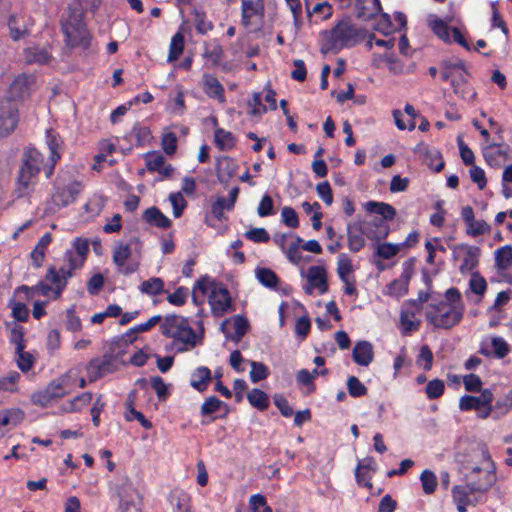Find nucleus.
<instances>
[{"instance_id":"obj_1","label":"nucleus","mask_w":512,"mask_h":512,"mask_svg":"<svg viewBox=\"0 0 512 512\" xmlns=\"http://www.w3.org/2000/svg\"><path fill=\"white\" fill-rule=\"evenodd\" d=\"M481 453L484 458V466L482 468L479 466L472 467L471 474L483 472V478L475 481L471 479L472 475H468V483L466 485L454 486L452 489L454 502L469 501V495L475 492L487 491L495 482L494 464L490 459L487 449L482 448Z\"/></svg>"},{"instance_id":"obj_2","label":"nucleus","mask_w":512,"mask_h":512,"mask_svg":"<svg viewBox=\"0 0 512 512\" xmlns=\"http://www.w3.org/2000/svg\"><path fill=\"white\" fill-rule=\"evenodd\" d=\"M322 52H338L344 47L354 46L361 38L360 30L349 19H343L329 31H324Z\"/></svg>"},{"instance_id":"obj_3","label":"nucleus","mask_w":512,"mask_h":512,"mask_svg":"<svg viewBox=\"0 0 512 512\" xmlns=\"http://www.w3.org/2000/svg\"><path fill=\"white\" fill-rule=\"evenodd\" d=\"M161 332L165 337L173 338L175 341L183 344L178 351H186L185 346L194 347L196 345V334L190 327L188 320L179 315H168L164 318L161 325Z\"/></svg>"},{"instance_id":"obj_4","label":"nucleus","mask_w":512,"mask_h":512,"mask_svg":"<svg viewBox=\"0 0 512 512\" xmlns=\"http://www.w3.org/2000/svg\"><path fill=\"white\" fill-rule=\"evenodd\" d=\"M82 17L83 13L79 9L69 8L67 16L61 21L62 31L70 47L82 46L87 48L89 45V32L83 23Z\"/></svg>"},{"instance_id":"obj_5","label":"nucleus","mask_w":512,"mask_h":512,"mask_svg":"<svg viewBox=\"0 0 512 512\" xmlns=\"http://www.w3.org/2000/svg\"><path fill=\"white\" fill-rule=\"evenodd\" d=\"M63 259L67 265L62 266L59 270H56L55 267H50L45 276L46 281L55 285L54 299L60 297L67 284V280L73 275L72 271L81 268L85 262L84 256H78L72 250H67Z\"/></svg>"},{"instance_id":"obj_6","label":"nucleus","mask_w":512,"mask_h":512,"mask_svg":"<svg viewBox=\"0 0 512 512\" xmlns=\"http://www.w3.org/2000/svg\"><path fill=\"white\" fill-rule=\"evenodd\" d=\"M463 312V304L440 302L426 312V318L436 328L450 329L461 321Z\"/></svg>"},{"instance_id":"obj_7","label":"nucleus","mask_w":512,"mask_h":512,"mask_svg":"<svg viewBox=\"0 0 512 512\" xmlns=\"http://www.w3.org/2000/svg\"><path fill=\"white\" fill-rule=\"evenodd\" d=\"M43 162L41 153L35 148H27L22 156V166L18 175L19 195H24L29 186L33 184V179L40 171Z\"/></svg>"},{"instance_id":"obj_8","label":"nucleus","mask_w":512,"mask_h":512,"mask_svg":"<svg viewBox=\"0 0 512 512\" xmlns=\"http://www.w3.org/2000/svg\"><path fill=\"white\" fill-rule=\"evenodd\" d=\"M18 121V104L11 99L0 100V137L13 132Z\"/></svg>"},{"instance_id":"obj_9","label":"nucleus","mask_w":512,"mask_h":512,"mask_svg":"<svg viewBox=\"0 0 512 512\" xmlns=\"http://www.w3.org/2000/svg\"><path fill=\"white\" fill-rule=\"evenodd\" d=\"M135 244L136 246L139 244V241L134 238L130 241V243H117L114 251H113V262L117 265L118 271L121 274L129 275L138 270L137 263H129L126 264V261L130 258L132 254L131 246Z\"/></svg>"},{"instance_id":"obj_10","label":"nucleus","mask_w":512,"mask_h":512,"mask_svg":"<svg viewBox=\"0 0 512 512\" xmlns=\"http://www.w3.org/2000/svg\"><path fill=\"white\" fill-rule=\"evenodd\" d=\"M36 84V77L33 74H20L14 79L9 87V97L13 102L28 97Z\"/></svg>"},{"instance_id":"obj_11","label":"nucleus","mask_w":512,"mask_h":512,"mask_svg":"<svg viewBox=\"0 0 512 512\" xmlns=\"http://www.w3.org/2000/svg\"><path fill=\"white\" fill-rule=\"evenodd\" d=\"M479 255L480 249L478 247L467 244L457 245L453 250L454 258L462 260L461 273L471 272L478 265Z\"/></svg>"},{"instance_id":"obj_12","label":"nucleus","mask_w":512,"mask_h":512,"mask_svg":"<svg viewBox=\"0 0 512 512\" xmlns=\"http://www.w3.org/2000/svg\"><path fill=\"white\" fill-rule=\"evenodd\" d=\"M231 297L227 288L214 287L209 296V304L215 316L224 315L231 308Z\"/></svg>"},{"instance_id":"obj_13","label":"nucleus","mask_w":512,"mask_h":512,"mask_svg":"<svg viewBox=\"0 0 512 512\" xmlns=\"http://www.w3.org/2000/svg\"><path fill=\"white\" fill-rule=\"evenodd\" d=\"M509 146L504 144L489 143L483 148V155L491 167L499 168L509 159Z\"/></svg>"},{"instance_id":"obj_14","label":"nucleus","mask_w":512,"mask_h":512,"mask_svg":"<svg viewBox=\"0 0 512 512\" xmlns=\"http://www.w3.org/2000/svg\"><path fill=\"white\" fill-rule=\"evenodd\" d=\"M493 401V393L490 389H484L479 396L464 395L460 398L459 408L463 411L476 410L489 405Z\"/></svg>"},{"instance_id":"obj_15","label":"nucleus","mask_w":512,"mask_h":512,"mask_svg":"<svg viewBox=\"0 0 512 512\" xmlns=\"http://www.w3.org/2000/svg\"><path fill=\"white\" fill-rule=\"evenodd\" d=\"M82 186L79 182H72L65 188L58 190L53 196L52 201L59 207H64L73 203L80 193Z\"/></svg>"},{"instance_id":"obj_16","label":"nucleus","mask_w":512,"mask_h":512,"mask_svg":"<svg viewBox=\"0 0 512 512\" xmlns=\"http://www.w3.org/2000/svg\"><path fill=\"white\" fill-rule=\"evenodd\" d=\"M353 361L360 366H368L374 360L373 345L366 341H358L352 351Z\"/></svg>"},{"instance_id":"obj_17","label":"nucleus","mask_w":512,"mask_h":512,"mask_svg":"<svg viewBox=\"0 0 512 512\" xmlns=\"http://www.w3.org/2000/svg\"><path fill=\"white\" fill-rule=\"evenodd\" d=\"M238 165L234 159L222 156L217 159L216 172L221 183H227L237 173Z\"/></svg>"},{"instance_id":"obj_18","label":"nucleus","mask_w":512,"mask_h":512,"mask_svg":"<svg viewBox=\"0 0 512 512\" xmlns=\"http://www.w3.org/2000/svg\"><path fill=\"white\" fill-rule=\"evenodd\" d=\"M242 19L243 26L248 27L253 16H264L263 0H242Z\"/></svg>"},{"instance_id":"obj_19","label":"nucleus","mask_w":512,"mask_h":512,"mask_svg":"<svg viewBox=\"0 0 512 512\" xmlns=\"http://www.w3.org/2000/svg\"><path fill=\"white\" fill-rule=\"evenodd\" d=\"M72 377V371H69L67 374L51 381L48 386L45 388L46 393L50 395V398L53 400L64 397L69 394L68 385L70 379Z\"/></svg>"},{"instance_id":"obj_20","label":"nucleus","mask_w":512,"mask_h":512,"mask_svg":"<svg viewBox=\"0 0 512 512\" xmlns=\"http://www.w3.org/2000/svg\"><path fill=\"white\" fill-rule=\"evenodd\" d=\"M203 81L204 92L209 97L216 98L221 103H224L226 101L224 87L215 76L210 74H204Z\"/></svg>"},{"instance_id":"obj_21","label":"nucleus","mask_w":512,"mask_h":512,"mask_svg":"<svg viewBox=\"0 0 512 512\" xmlns=\"http://www.w3.org/2000/svg\"><path fill=\"white\" fill-rule=\"evenodd\" d=\"M307 281L317 288L321 294L327 292L328 283L326 271L321 266H311L307 271Z\"/></svg>"},{"instance_id":"obj_22","label":"nucleus","mask_w":512,"mask_h":512,"mask_svg":"<svg viewBox=\"0 0 512 512\" xmlns=\"http://www.w3.org/2000/svg\"><path fill=\"white\" fill-rule=\"evenodd\" d=\"M111 361L108 359L101 360L99 358L92 359L86 366V371L90 382H94L97 379L109 373Z\"/></svg>"},{"instance_id":"obj_23","label":"nucleus","mask_w":512,"mask_h":512,"mask_svg":"<svg viewBox=\"0 0 512 512\" xmlns=\"http://www.w3.org/2000/svg\"><path fill=\"white\" fill-rule=\"evenodd\" d=\"M8 28L10 37L14 41H18L26 37L29 33L26 21L23 17L11 15L8 19Z\"/></svg>"},{"instance_id":"obj_24","label":"nucleus","mask_w":512,"mask_h":512,"mask_svg":"<svg viewBox=\"0 0 512 512\" xmlns=\"http://www.w3.org/2000/svg\"><path fill=\"white\" fill-rule=\"evenodd\" d=\"M357 17L370 19L381 11L380 0H358L356 2Z\"/></svg>"},{"instance_id":"obj_25","label":"nucleus","mask_w":512,"mask_h":512,"mask_svg":"<svg viewBox=\"0 0 512 512\" xmlns=\"http://www.w3.org/2000/svg\"><path fill=\"white\" fill-rule=\"evenodd\" d=\"M211 381V371L205 366L198 367L191 374V386L199 392L207 389Z\"/></svg>"},{"instance_id":"obj_26","label":"nucleus","mask_w":512,"mask_h":512,"mask_svg":"<svg viewBox=\"0 0 512 512\" xmlns=\"http://www.w3.org/2000/svg\"><path fill=\"white\" fill-rule=\"evenodd\" d=\"M143 219L152 226L167 229L171 226V220L157 207H150L143 213Z\"/></svg>"},{"instance_id":"obj_27","label":"nucleus","mask_w":512,"mask_h":512,"mask_svg":"<svg viewBox=\"0 0 512 512\" xmlns=\"http://www.w3.org/2000/svg\"><path fill=\"white\" fill-rule=\"evenodd\" d=\"M364 207L367 212L381 215L384 220H393L396 216L395 208L384 202L368 201Z\"/></svg>"},{"instance_id":"obj_28","label":"nucleus","mask_w":512,"mask_h":512,"mask_svg":"<svg viewBox=\"0 0 512 512\" xmlns=\"http://www.w3.org/2000/svg\"><path fill=\"white\" fill-rule=\"evenodd\" d=\"M429 27L432 31L444 42L450 43L451 34L448 25L435 15H430L428 18Z\"/></svg>"},{"instance_id":"obj_29","label":"nucleus","mask_w":512,"mask_h":512,"mask_svg":"<svg viewBox=\"0 0 512 512\" xmlns=\"http://www.w3.org/2000/svg\"><path fill=\"white\" fill-rule=\"evenodd\" d=\"M24 57L28 64H44L50 59V54L45 48L29 47L25 49Z\"/></svg>"},{"instance_id":"obj_30","label":"nucleus","mask_w":512,"mask_h":512,"mask_svg":"<svg viewBox=\"0 0 512 512\" xmlns=\"http://www.w3.org/2000/svg\"><path fill=\"white\" fill-rule=\"evenodd\" d=\"M495 264L502 271L512 266V246L506 245L495 251Z\"/></svg>"},{"instance_id":"obj_31","label":"nucleus","mask_w":512,"mask_h":512,"mask_svg":"<svg viewBox=\"0 0 512 512\" xmlns=\"http://www.w3.org/2000/svg\"><path fill=\"white\" fill-rule=\"evenodd\" d=\"M247 399L253 407L261 411L267 409L269 406L268 395L264 391L257 388H254L248 392Z\"/></svg>"},{"instance_id":"obj_32","label":"nucleus","mask_w":512,"mask_h":512,"mask_svg":"<svg viewBox=\"0 0 512 512\" xmlns=\"http://www.w3.org/2000/svg\"><path fill=\"white\" fill-rule=\"evenodd\" d=\"M140 291L150 296L159 295L164 291V281L158 277L145 280L140 285Z\"/></svg>"},{"instance_id":"obj_33","label":"nucleus","mask_w":512,"mask_h":512,"mask_svg":"<svg viewBox=\"0 0 512 512\" xmlns=\"http://www.w3.org/2000/svg\"><path fill=\"white\" fill-rule=\"evenodd\" d=\"M410 276L403 274L399 279L392 281L388 286V293L394 297H402L408 292Z\"/></svg>"},{"instance_id":"obj_34","label":"nucleus","mask_w":512,"mask_h":512,"mask_svg":"<svg viewBox=\"0 0 512 512\" xmlns=\"http://www.w3.org/2000/svg\"><path fill=\"white\" fill-rule=\"evenodd\" d=\"M183 50H184V36L182 33L178 32L171 39L167 61L173 62V61L177 60L180 57V55L183 53Z\"/></svg>"},{"instance_id":"obj_35","label":"nucleus","mask_w":512,"mask_h":512,"mask_svg":"<svg viewBox=\"0 0 512 512\" xmlns=\"http://www.w3.org/2000/svg\"><path fill=\"white\" fill-rule=\"evenodd\" d=\"M256 277L262 285L268 288H276L279 282L278 276L269 268H257Z\"/></svg>"},{"instance_id":"obj_36","label":"nucleus","mask_w":512,"mask_h":512,"mask_svg":"<svg viewBox=\"0 0 512 512\" xmlns=\"http://www.w3.org/2000/svg\"><path fill=\"white\" fill-rule=\"evenodd\" d=\"M214 137L216 145L221 150H228L234 146L235 138L233 134L229 131H226L222 128H218L215 130Z\"/></svg>"},{"instance_id":"obj_37","label":"nucleus","mask_w":512,"mask_h":512,"mask_svg":"<svg viewBox=\"0 0 512 512\" xmlns=\"http://www.w3.org/2000/svg\"><path fill=\"white\" fill-rule=\"evenodd\" d=\"M55 288L53 289V291ZM17 291L24 292L28 299L34 297L35 294H40L42 296H47L52 291V287L45 283L39 282L37 285L29 287V286H20Z\"/></svg>"},{"instance_id":"obj_38","label":"nucleus","mask_w":512,"mask_h":512,"mask_svg":"<svg viewBox=\"0 0 512 512\" xmlns=\"http://www.w3.org/2000/svg\"><path fill=\"white\" fill-rule=\"evenodd\" d=\"M348 247L352 252H358L365 244V240L360 232L353 230V226L348 224L347 227Z\"/></svg>"},{"instance_id":"obj_39","label":"nucleus","mask_w":512,"mask_h":512,"mask_svg":"<svg viewBox=\"0 0 512 512\" xmlns=\"http://www.w3.org/2000/svg\"><path fill=\"white\" fill-rule=\"evenodd\" d=\"M223 56V49L222 47L217 44H205L204 45V52L203 57L210 60L213 65H218L221 58Z\"/></svg>"},{"instance_id":"obj_40","label":"nucleus","mask_w":512,"mask_h":512,"mask_svg":"<svg viewBox=\"0 0 512 512\" xmlns=\"http://www.w3.org/2000/svg\"><path fill=\"white\" fill-rule=\"evenodd\" d=\"M440 67H441V78L444 81L451 82V79L454 76V74L458 70H463V62L458 61V62L452 63L450 61L445 60V61L441 62Z\"/></svg>"},{"instance_id":"obj_41","label":"nucleus","mask_w":512,"mask_h":512,"mask_svg":"<svg viewBox=\"0 0 512 512\" xmlns=\"http://www.w3.org/2000/svg\"><path fill=\"white\" fill-rule=\"evenodd\" d=\"M404 244L382 243L377 245L376 255L381 259H390L394 257Z\"/></svg>"},{"instance_id":"obj_42","label":"nucleus","mask_w":512,"mask_h":512,"mask_svg":"<svg viewBox=\"0 0 512 512\" xmlns=\"http://www.w3.org/2000/svg\"><path fill=\"white\" fill-rule=\"evenodd\" d=\"M233 326L235 330V334L231 336V339L235 342H238L241 340V338L245 335L249 328L248 320L241 316V315H235L233 317Z\"/></svg>"},{"instance_id":"obj_43","label":"nucleus","mask_w":512,"mask_h":512,"mask_svg":"<svg viewBox=\"0 0 512 512\" xmlns=\"http://www.w3.org/2000/svg\"><path fill=\"white\" fill-rule=\"evenodd\" d=\"M347 389L352 397H361L367 394V387L361 383L356 376H349L347 379Z\"/></svg>"},{"instance_id":"obj_44","label":"nucleus","mask_w":512,"mask_h":512,"mask_svg":"<svg viewBox=\"0 0 512 512\" xmlns=\"http://www.w3.org/2000/svg\"><path fill=\"white\" fill-rule=\"evenodd\" d=\"M444 390V381L440 379H433L427 383L425 393L429 399H437L443 395Z\"/></svg>"},{"instance_id":"obj_45","label":"nucleus","mask_w":512,"mask_h":512,"mask_svg":"<svg viewBox=\"0 0 512 512\" xmlns=\"http://www.w3.org/2000/svg\"><path fill=\"white\" fill-rule=\"evenodd\" d=\"M250 379L253 383H257L268 377L269 371L267 366L262 362L251 361Z\"/></svg>"},{"instance_id":"obj_46","label":"nucleus","mask_w":512,"mask_h":512,"mask_svg":"<svg viewBox=\"0 0 512 512\" xmlns=\"http://www.w3.org/2000/svg\"><path fill=\"white\" fill-rule=\"evenodd\" d=\"M400 323L405 334L418 330L420 324L418 320H415L414 313L407 311L401 312Z\"/></svg>"},{"instance_id":"obj_47","label":"nucleus","mask_w":512,"mask_h":512,"mask_svg":"<svg viewBox=\"0 0 512 512\" xmlns=\"http://www.w3.org/2000/svg\"><path fill=\"white\" fill-rule=\"evenodd\" d=\"M423 491L425 494H432L437 486L436 475L430 470H424L420 475Z\"/></svg>"},{"instance_id":"obj_48","label":"nucleus","mask_w":512,"mask_h":512,"mask_svg":"<svg viewBox=\"0 0 512 512\" xmlns=\"http://www.w3.org/2000/svg\"><path fill=\"white\" fill-rule=\"evenodd\" d=\"M376 229H369L366 232V236L369 239L381 240L388 236L389 227L384 223L383 220H377L373 222Z\"/></svg>"},{"instance_id":"obj_49","label":"nucleus","mask_w":512,"mask_h":512,"mask_svg":"<svg viewBox=\"0 0 512 512\" xmlns=\"http://www.w3.org/2000/svg\"><path fill=\"white\" fill-rule=\"evenodd\" d=\"M352 272V261L351 259L345 255L341 254L338 260L337 273L339 278L347 283L348 275Z\"/></svg>"},{"instance_id":"obj_50","label":"nucleus","mask_w":512,"mask_h":512,"mask_svg":"<svg viewBox=\"0 0 512 512\" xmlns=\"http://www.w3.org/2000/svg\"><path fill=\"white\" fill-rule=\"evenodd\" d=\"M221 407L227 408V405L216 396L208 397L201 406L202 415H210L218 411Z\"/></svg>"},{"instance_id":"obj_51","label":"nucleus","mask_w":512,"mask_h":512,"mask_svg":"<svg viewBox=\"0 0 512 512\" xmlns=\"http://www.w3.org/2000/svg\"><path fill=\"white\" fill-rule=\"evenodd\" d=\"M467 226L468 228L466 230V233L473 237L484 235L490 232V225L484 220L476 221L474 219Z\"/></svg>"},{"instance_id":"obj_52","label":"nucleus","mask_w":512,"mask_h":512,"mask_svg":"<svg viewBox=\"0 0 512 512\" xmlns=\"http://www.w3.org/2000/svg\"><path fill=\"white\" fill-rule=\"evenodd\" d=\"M20 377L18 372H10L7 376L0 379V392H15L17 390V381Z\"/></svg>"},{"instance_id":"obj_53","label":"nucleus","mask_w":512,"mask_h":512,"mask_svg":"<svg viewBox=\"0 0 512 512\" xmlns=\"http://www.w3.org/2000/svg\"><path fill=\"white\" fill-rule=\"evenodd\" d=\"M281 218L283 223L290 228H297L299 226V218L296 211L288 206L281 210Z\"/></svg>"},{"instance_id":"obj_54","label":"nucleus","mask_w":512,"mask_h":512,"mask_svg":"<svg viewBox=\"0 0 512 512\" xmlns=\"http://www.w3.org/2000/svg\"><path fill=\"white\" fill-rule=\"evenodd\" d=\"M233 207H228V200L222 196L217 199L211 205V214L217 219L222 220L224 210H232Z\"/></svg>"},{"instance_id":"obj_55","label":"nucleus","mask_w":512,"mask_h":512,"mask_svg":"<svg viewBox=\"0 0 512 512\" xmlns=\"http://www.w3.org/2000/svg\"><path fill=\"white\" fill-rule=\"evenodd\" d=\"M169 200L173 206V215L178 218L182 215L184 208L187 205L181 192L172 193L169 196Z\"/></svg>"},{"instance_id":"obj_56","label":"nucleus","mask_w":512,"mask_h":512,"mask_svg":"<svg viewBox=\"0 0 512 512\" xmlns=\"http://www.w3.org/2000/svg\"><path fill=\"white\" fill-rule=\"evenodd\" d=\"M130 136L136 139L137 146L144 145V143L148 142L151 138L150 130L138 124L133 127Z\"/></svg>"},{"instance_id":"obj_57","label":"nucleus","mask_w":512,"mask_h":512,"mask_svg":"<svg viewBox=\"0 0 512 512\" xmlns=\"http://www.w3.org/2000/svg\"><path fill=\"white\" fill-rule=\"evenodd\" d=\"M469 174H470L471 180L475 184H477V186L480 190H483L486 187L487 179L485 176V172L481 167L476 166L475 164L472 165L469 170Z\"/></svg>"},{"instance_id":"obj_58","label":"nucleus","mask_w":512,"mask_h":512,"mask_svg":"<svg viewBox=\"0 0 512 512\" xmlns=\"http://www.w3.org/2000/svg\"><path fill=\"white\" fill-rule=\"evenodd\" d=\"M162 148L167 155L175 153L177 148V136L173 132H167L162 136Z\"/></svg>"},{"instance_id":"obj_59","label":"nucleus","mask_w":512,"mask_h":512,"mask_svg":"<svg viewBox=\"0 0 512 512\" xmlns=\"http://www.w3.org/2000/svg\"><path fill=\"white\" fill-rule=\"evenodd\" d=\"M250 507L253 512H272V509L267 505L266 498L261 494L250 497Z\"/></svg>"},{"instance_id":"obj_60","label":"nucleus","mask_w":512,"mask_h":512,"mask_svg":"<svg viewBox=\"0 0 512 512\" xmlns=\"http://www.w3.org/2000/svg\"><path fill=\"white\" fill-rule=\"evenodd\" d=\"M245 237L255 243H266L270 240V236L264 228H252L245 233Z\"/></svg>"},{"instance_id":"obj_61","label":"nucleus","mask_w":512,"mask_h":512,"mask_svg":"<svg viewBox=\"0 0 512 512\" xmlns=\"http://www.w3.org/2000/svg\"><path fill=\"white\" fill-rule=\"evenodd\" d=\"M257 213L260 217H266L274 213L273 199L270 195L265 194L258 206Z\"/></svg>"},{"instance_id":"obj_62","label":"nucleus","mask_w":512,"mask_h":512,"mask_svg":"<svg viewBox=\"0 0 512 512\" xmlns=\"http://www.w3.org/2000/svg\"><path fill=\"white\" fill-rule=\"evenodd\" d=\"M165 163V158L159 153L146 154V167L149 171H157Z\"/></svg>"},{"instance_id":"obj_63","label":"nucleus","mask_w":512,"mask_h":512,"mask_svg":"<svg viewBox=\"0 0 512 512\" xmlns=\"http://www.w3.org/2000/svg\"><path fill=\"white\" fill-rule=\"evenodd\" d=\"M469 285L471 291L477 295H482L487 287L485 279L478 273L472 274Z\"/></svg>"},{"instance_id":"obj_64","label":"nucleus","mask_w":512,"mask_h":512,"mask_svg":"<svg viewBox=\"0 0 512 512\" xmlns=\"http://www.w3.org/2000/svg\"><path fill=\"white\" fill-rule=\"evenodd\" d=\"M151 386L155 390L160 401H164L167 399V386L160 376H154L151 378Z\"/></svg>"}]
</instances>
